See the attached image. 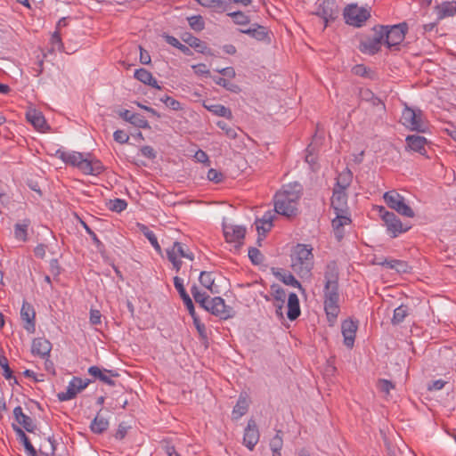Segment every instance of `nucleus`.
<instances>
[{
    "instance_id": "f257e3e1",
    "label": "nucleus",
    "mask_w": 456,
    "mask_h": 456,
    "mask_svg": "<svg viewBox=\"0 0 456 456\" xmlns=\"http://www.w3.org/2000/svg\"><path fill=\"white\" fill-rule=\"evenodd\" d=\"M339 273L336 261H330L324 271V310L327 320L330 326H333L340 312L339 308Z\"/></svg>"
},
{
    "instance_id": "f03ea898",
    "label": "nucleus",
    "mask_w": 456,
    "mask_h": 456,
    "mask_svg": "<svg viewBox=\"0 0 456 456\" xmlns=\"http://www.w3.org/2000/svg\"><path fill=\"white\" fill-rule=\"evenodd\" d=\"M300 199L299 191L283 189L274 195V210L277 214L286 217L295 216L297 213V201Z\"/></svg>"
},
{
    "instance_id": "7ed1b4c3",
    "label": "nucleus",
    "mask_w": 456,
    "mask_h": 456,
    "mask_svg": "<svg viewBox=\"0 0 456 456\" xmlns=\"http://www.w3.org/2000/svg\"><path fill=\"white\" fill-rule=\"evenodd\" d=\"M313 248L306 244H297L295 247L292 258V268L301 276L308 275L314 267Z\"/></svg>"
},
{
    "instance_id": "20e7f679",
    "label": "nucleus",
    "mask_w": 456,
    "mask_h": 456,
    "mask_svg": "<svg viewBox=\"0 0 456 456\" xmlns=\"http://www.w3.org/2000/svg\"><path fill=\"white\" fill-rule=\"evenodd\" d=\"M379 28L380 32H382L384 45L390 51H399L400 45L404 40L408 31L407 23L403 22L393 26L379 25Z\"/></svg>"
},
{
    "instance_id": "39448f33",
    "label": "nucleus",
    "mask_w": 456,
    "mask_h": 456,
    "mask_svg": "<svg viewBox=\"0 0 456 456\" xmlns=\"http://www.w3.org/2000/svg\"><path fill=\"white\" fill-rule=\"evenodd\" d=\"M401 122L411 131L425 133L428 130V125L424 122L423 112L420 110L406 106L403 110Z\"/></svg>"
},
{
    "instance_id": "423d86ee",
    "label": "nucleus",
    "mask_w": 456,
    "mask_h": 456,
    "mask_svg": "<svg viewBox=\"0 0 456 456\" xmlns=\"http://www.w3.org/2000/svg\"><path fill=\"white\" fill-rule=\"evenodd\" d=\"M383 199L387 207L395 210L399 215L406 217L415 216L413 209L406 204L404 197L396 191L392 190L385 192Z\"/></svg>"
},
{
    "instance_id": "0eeeda50",
    "label": "nucleus",
    "mask_w": 456,
    "mask_h": 456,
    "mask_svg": "<svg viewBox=\"0 0 456 456\" xmlns=\"http://www.w3.org/2000/svg\"><path fill=\"white\" fill-rule=\"evenodd\" d=\"M379 215L384 221L387 232L392 238L397 237L400 233L405 232L411 228V226H403L397 216L393 212L387 211L385 207H379Z\"/></svg>"
},
{
    "instance_id": "6e6552de",
    "label": "nucleus",
    "mask_w": 456,
    "mask_h": 456,
    "mask_svg": "<svg viewBox=\"0 0 456 456\" xmlns=\"http://www.w3.org/2000/svg\"><path fill=\"white\" fill-rule=\"evenodd\" d=\"M316 4L317 8L314 13L324 20V28L338 17L339 9L336 0H317Z\"/></svg>"
},
{
    "instance_id": "1a4fd4ad",
    "label": "nucleus",
    "mask_w": 456,
    "mask_h": 456,
    "mask_svg": "<svg viewBox=\"0 0 456 456\" xmlns=\"http://www.w3.org/2000/svg\"><path fill=\"white\" fill-rule=\"evenodd\" d=\"M346 23L354 27H361L370 17V12L356 4H350L344 10Z\"/></svg>"
},
{
    "instance_id": "9d476101",
    "label": "nucleus",
    "mask_w": 456,
    "mask_h": 456,
    "mask_svg": "<svg viewBox=\"0 0 456 456\" xmlns=\"http://www.w3.org/2000/svg\"><path fill=\"white\" fill-rule=\"evenodd\" d=\"M382 44H384L382 32H380L379 26H375L373 28V35L361 40L359 50L362 53L374 55L380 51Z\"/></svg>"
},
{
    "instance_id": "9b49d317",
    "label": "nucleus",
    "mask_w": 456,
    "mask_h": 456,
    "mask_svg": "<svg viewBox=\"0 0 456 456\" xmlns=\"http://www.w3.org/2000/svg\"><path fill=\"white\" fill-rule=\"evenodd\" d=\"M92 382L91 379H82L79 377H73L67 390L65 392L58 393L57 397L59 401L65 402L74 399L77 395L86 389L88 385Z\"/></svg>"
},
{
    "instance_id": "f8f14e48",
    "label": "nucleus",
    "mask_w": 456,
    "mask_h": 456,
    "mask_svg": "<svg viewBox=\"0 0 456 456\" xmlns=\"http://www.w3.org/2000/svg\"><path fill=\"white\" fill-rule=\"evenodd\" d=\"M207 312L219 317L221 320H227L235 315V311L230 305L225 304V301L221 297H215L211 298L208 309Z\"/></svg>"
},
{
    "instance_id": "ddd939ff",
    "label": "nucleus",
    "mask_w": 456,
    "mask_h": 456,
    "mask_svg": "<svg viewBox=\"0 0 456 456\" xmlns=\"http://www.w3.org/2000/svg\"><path fill=\"white\" fill-rule=\"evenodd\" d=\"M260 438V433L254 419L248 421L244 430L243 444L250 451H253Z\"/></svg>"
},
{
    "instance_id": "4468645a",
    "label": "nucleus",
    "mask_w": 456,
    "mask_h": 456,
    "mask_svg": "<svg viewBox=\"0 0 456 456\" xmlns=\"http://www.w3.org/2000/svg\"><path fill=\"white\" fill-rule=\"evenodd\" d=\"M358 330V321L349 318L342 322L341 332L344 337V345L352 348L354 344L356 331Z\"/></svg>"
},
{
    "instance_id": "2eb2a0df",
    "label": "nucleus",
    "mask_w": 456,
    "mask_h": 456,
    "mask_svg": "<svg viewBox=\"0 0 456 456\" xmlns=\"http://www.w3.org/2000/svg\"><path fill=\"white\" fill-rule=\"evenodd\" d=\"M56 156L61 159L63 162L72 167H77L79 170L84 172V165L86 162V158H84L81 152L72 151L66 152L61 150L56 151Z\"/></svg>"
},
{
    "instance_id": "dca6fc26",
    "label": "nucleus",
    "mask_w": 456,
    "mask_h": 456,
    "mask_svg": "<svg viewBox=\"0 0 456 456\" xmlns=\"http://www.w3.org/2000/svg\"><path fill=\"white\" fill-rule=\"evenodd\" d=\"M373 263L388 269L395 270L398 273H408L411 269L407 262L398 259L375 257Z\"/></svg>"
},
{
    "instance_id": "f3484780",
    "label": "nucleus",
    "mask_w": 456,
    "mask_h": 456,
    "mask_svg": "<svg viewBox=\"0 0 456 456\" xmlns=\"http://www.w3.org/2000/svg\"><path fill=\"white\" fill-rule=\"evenodd\" d=\"M20 318L25 322L24 329L29 333H34L36 330V312L31 304L26 301L23 302L20 309Z\"/></svg>"
},
{
    "instance_id": "a211bd4d",
    "label": "nucleus",
    "mask_w": 456,
    "mask_h": 456,
    "mask_svg": "<svg viewBox=\"0 0 456 456\" xmlns=\"http://www.w3.org/2000/svg\"><path fill=\"white\" fill-rule=\"evenodd\" d=\"M87 371L89 375L94 378V379H99L110 387H114L116 385L111 377H118V373L116 370L101 369L96 365L89 367Z\"/></svg>"
},
{
    "instance_id": "6ab92c4d",
    "label": "nucleus",
    "mask_w": 456,
    "mask_h": 456,
    "mask_svg": "<svg viewBox=\"0 0 456 456\" xmlns=\"http://www.w3.org/2000/svg\"><path fill=\"white\" fill-rule=\"evenodd\" d=\"M246 228L240 225H224V235L227 242H237L238 248L243 244Z\"/></svg>"
},
{
    "instance_id": "aec40b11",
    "label": "nucleus",
    "mask_w": 456,
    "mask_h": 456,
    "mask_svg": "<svg viewBox=\"0 0 456 456\" xmlns=\"http://www.w3.org/2000/svg\"><path fill=\"white\" fill-rule=\"evenodd\" d=\"M273 305L275 307V313L279 318H283V306L286 300V291L276 283L271 285Z\"/></svg>"
},
{
    "instance_id": "412c9836",
    "label": "nucleus",
    "mask_w": 456,
    "mask_h": 456,
    "mask_svg": "<svg viewBox=\"0 0 456 456\" xmlns=\"http://www.w3.org/2000/svg\"><path fill=\"white\" fill-rule=\"evenodd\" d=\"M182 40L186 43L189 47L193 48L196 52L205 55H215L212 50L208 46L207 43L194 37L191 33H185L182 37Z\"/></svg>"
},
{
    "instance_id": "4be33fe9",
    "label": "nucleus",
    "mask_w": 456,
    "mask_h": 456,
    "mask_svg": "<svg viewBox=\"0 0 456 456\" xmlns=\"http://www.w3.org/2000/svg\"><path fill=\"white\" fill-rule=\"evenodd\" d=\"M52 350L51 342L45 338H34L31 345V353L41 358H45L50 355Z\"/></svg>"
},
{
    "instance_id": "5701e85b",
    "label": "nucleus",
    "mask_w": 456,
    "mask_h": 456,
    "mask_svg": "<svg viewBox=\"0 0 456 456\" xmlns=\"http://www.w3.org/2000/svg\"><path fill=\"white\" fill-rule=\"evenodd\" d=\"M27 120L38 131L46 132L50 130V126L47 125L46 120L42 112L37 110H30L26 114Z\"/></svg>"
},
{
    "instance_id": "b1692460",
    "label": "nucleus",
    "mask_w": 456,
    "mask_h": 456,
    "mask_svg": "<svg viewBox=\"0 0 456 456\" xmlns=\"http://www.w3.org/2000/svg\"><path fill=\"white\" fill-rule=\"evenodd\" d=\"M331 207L334 211H339L340 214L344 211H348L346 190L334 188L331 197Z\"/></svg>"
},
{
    "instance_id": "393cba45",
    "label": "nucleus",
    "mask_w": 456,
    "mask_h": 456,
    "mask_svg": "<svg viewBox=\"0 0 456 456\" xmlns=\"http://www.w3.org/2000/svg\"><path fill=\"white\" fill-rule=\"evenodd\" d=\"M13 416L15 420L22 426L27 432L33 433L36 430L37 425L34 420L29 416L23 413L20 406H17L13 409Z\"/></svg>"
},
{
    "instance_id": "a878e982",
    "label": "nucleus",
    "mask_w": 456,
    "mask_h": 456,
    "mask_svg": "<svg viewBox=\"0 0 456 456\" xmlns=\"http://www.w3.org/2000/svg\"><path fill=\"white\" fill-rule=\"evenodd\" d=\"M272 273L284 284L304 290L301 283L294 277L291 273L281 268H272Z\"/></svg>"
},
{
    "instance_id": "bb28decb",
    "label": "nucleus",
    "mask_w": 456,
    "mask_h": 456,
    "mask_svg": "<svg viewBox=\"0 0 456 456\" xmlns=\"http://www.w3.org/2000/svg\"><path fill=\"white\" fill-rule=\"evenodd\" d=\"M407 148L410 150L419 152L421 155L426 154V145L428 143L427 139L421 135L411 134L406 136Z\"/></svg>"
},
{
    "instance_id": "cd10ccee",
    "label": "nucleus",
    "mask_w": 456,
    "mask_h": 456,
    "mask_svg": "<svg viewBox=\"0 0 456 456\" xmlns=\"http://www.w3.org/2000/svg\"><path fill=\"white\" fill-rule=\"evenodd\" d=\"M288 312L287 317L290 321L297 319L301 314L299 299L296 293H290L288 297Z\"/></svg>"
},
{
    "instance_id": "c85d7f7f",
    "label": "nucleus",
    "mask_w": 456,
    "mask_h": 456,
    "mask_svg": "<svg viewBox=\"0 0 456 456\" xmlns=\"http://www.w3.org/2000/svg\"><path fill=\"white\" fill-rule=\"evenodd\" d=\"M134 77L144 85L150 86L156 89H161V86H159L157 79L152 76V74L147 69L141 68L134 71Z\"/></svg>"
},
{
    "instance_id": "c756f323",
    "label": "nucleus",
    "mask_w": 456,
    "mask_h": 456,
    "mask_svg": "<svg viewBox=\"0 0 456 456\" xmlns=\"http://www.w3.org/2000/svg\"><path fill=\"white\" fill-rule=\"evenodd\" d=\"M249 401L247 395L240 394L232 410V419H239L248 412Z\"/></svg>"
},
{
    "instance_id": "7c9ffc66",
    "label": "nucleus",
    "mask_w": 456,
    "mask_h": 456,
    "mask_svg": "<svg viewBox=\"0 0 456 456\" xmlns=\"http://www.w3.org/2000/svg\"><path fill=\"white\" fill-rule=\"evenodd\" d=\"M102 409L97 412L90 424V429L94 434H102L109 428V420L101 415Z\"/></svg>"
},
{
    "instance_id": "2f4dec72",
    "label": "nucleus",
    "mask_w": 456,
    "mask_h": 456,
    "mask_svg": "<svg viewBox=\"0 0 456 456\" xmlns=\"http://www.w3.org/2000/svg\"><path fill=\"white\" fill-rule=\"evenodd\" d=\"M435 9L438 20L452 17L456 13V8L453 2H443L441 4L436 5Z\"/></svg>"
},
{
    "instance_id": "473e14b6",
    "label": "nucleus",
    "mask_w": 456,
    "mask_h": 456,
    "mask_svg": "<svg viewBox=\"0 0 456 456\" xmlns=\"http://www.w3.org/2000/svg\"><path fill=\"white\" fill-rule=\"evenodd\" d=\"M191 295L196 303L204 310H208L210 304V297L206 292H200L198 286L193 284L191 288Z\"/></svg>"
},
{
    "instance_id": "72a5a7b5",
    "label": "nucleus",
    "mask_w": 456,
    "mask_h": 456,
    "mask_svg": "<svg viewBox=\"0 0 456 456\" xmlns=\"http://www.w3.org/2000/svg\"><path fill=\"white\" fill-rule=\"evenodd\" d=\"M104 167L99 159H90L86 158V162L84 165L83 172L85 175H97L102 173Z\"/></svg>"
},
{
    "instance_id": "f704fd0d",
    "label": "nucleus",
    "mask_w": 456,
    "mask_h": 456,
    "mask_svg": "<svg viewBox=\"0 0 456 456\" xmlns=\"http://www.w3.org/2000/svg\"><path fill=\"white\" fill-rule=\"evenodd\" d=\"M203 106L208 111L212 112L213 114L218 117H223L227 119H232L233 118L232 110L222 104H207L206 102H204Z\"/></svg>"
},
{
    "instance_id": "c9c22d12",
    "label": "nucleus",
    "mask_w": 456,
    "mask_h": 456,
    "mask_svg": "<svg viewBox=\"0 0 456 456\" xmlns=\"http://www.w3.org/2000/svg\"><path fill=\"white\" fill-rule=\"evenodd\" d=\"M240 32L247 34L258 41L265 40L268 35L266 28L256 23L253 24V28L240 29Z\"/></svg>"
},
{
    "instance_id": "e433bc0d",
    "label": "nucleus",
    "mask_w": 456,
    "mask_h": 456,
    "mask_svg": "<svg viewBox=\"0 0 456 456\" xmlns=\"http://www.w3.org/2000/svg\"><path fill=\"white\" fill-rule=\"evenodd\" d=\"M200 4L203 7L211 8L216 12H227L230 9V4L224 0H201Z\"/></svg>"
},
{
    "instance_id": "4c0bfd02",
    "label": "nucleus",
    "mask_w": 456,
    "mask_h": 456,
    "mask_svg": "<svg viewBox=\"0 0 456 456\" xmlns=\"http://www.w3.org/2000/svg\"><path fill=\"white\" fill-rule=\"evenodd\" d=\"M75 215V217L77 219V221L79 222V224L83 226V228L86 230V232L89 234V236L91 237L94 244L95 245V248H97V250L101 253L104 252L105 251V246L104 244L99 240V238L97 237L96 233L87 225V224L83 220L81 219L77 214H74Z\"/></svg>"
},
{
    "instance_id": "58836bf2",
    "label": "nucleus",
    "mask_w": 456,
    "mask_h": 456,
    "mask_svg": "<svg viewBox=\"0 0 456 456\" xmlns=\"http://www.w3.org/2000/svg\"><path fill=\"white\" fill-rule=\"evenodd\" d=\"M353 180V173L349 168H346L337 177L334 188L346 190L350 186Z\"/></svg>"
},
{
    "instance_id": "ea45409f",
    "label": "nucleus",
    "mask_w": 456,
    "mask_h": 456,
    "mask_svg": "<svg viewBox=\"0 0 456 456\" xmlns=\"http://www.w3.org/2000/svg\"><path fill=\"white\" fill-rule=\"evenodd\" d=\"M199 281L200 284L208 289L211 293H218L216 286L215 285V279L211 272L202 271L200 273Z\"/></svg>"
},
{
    "instance_id": "a19ab883",
    "label": "nucleus",
    "mask_w": 456,
    "mask_h": 456,
    "mask_svg": "<svg viewBox=\"0 0 456 456\" xmlns=\"http://www.w3.org/2000/svg\"><path fill=\"white\" fill-rule=\"evenodd\" d=\"M31 222L29 219H24L21 223H17L14 225V235L17 240L26 241L28 237V228Z\"/></svg>"
},
{
    "instance_id": "79ce46f5",
    "label": "nucleus",
    "mask_w": 456,
    "mask_h": 456,
    "mask_svg": "<svg viewBox=\"0 0 456 456\" xmlns=\"http://www.w3.org/2000/svg\"><path fill=\"white\" fill-rule=\"evenodd\" d=\"M409 314V308L405 305H401L394 310L393 318L391 322L393 325H398L402 323L405 317Z\"/></svg>"
},
{
    "instance_id": "37998d69",
    "label": "nucleus",
    "mask_w": 456,
    "mask_h": 456,
    "mask_svg": "<svg viewBox=\"0 0 456 456\" xmlns=\"http://www.w3.org/2000/svg\"><path fill=\"white\" fill-rule=\"evenodd\" d=\"M211 77L216 85L223 86L229 92L235 93V94H238L240 92V87L238 85L229 82L224 77H217V76H213Z\"/></svg>"
},
{
    "instance_id": "c03bdc74",
    "label": "nucleus",
    "mask_w": 456,
    "mask_h": 456,
    "mask_svg": "<svg viewBox=\"0 0 456 456\" xmlns=\"http://www.w3.org/2000/svg\"><path fill=\"white\" fill-rule=\"evenodd\" d=\"M164 37H165L166 42L168 45L179 49L183 54H185L187 56L192 55V52L190 49V47L180 43V41L176 37L170 36V35H166V36H164Z\"/></svg>"
},
{
    "instance_id": "a18cd8bd",
    "label": "nucleus",
    "mask_w": 456,
    "mask_h": 456,
    "mask_svg": "<svg viewBox=\"0 0 456 456\" xmlns=\"http://www.w3.org/2000/svg\"><path fill=\"white\" fill-rule=\"evenodd\" d=\"M3 348L0 347V366L3 369V376L6 379H14V382L17 383L16 378L13 376V371L9 366L8 359L3 354Z\"/></svg>"
},
{
    "instance_id": "49530a36",
    "label": "nucleus",
    "mask_w": 456,
    "mask_h": 456,
    "mask_svg": "<svg viewBox=\"0 0 456 456\" xmlns=\"http://www.w3.org/2000/svg\"><path fill=\"white\" fill-rule=\"evenodd\" d=\"M282 435L283 432L281 430H278L276 435L270 441V448L273 452V456H281L280 452L283 444Z\"/></svg>"
},
{
    "instance_id": "de8ad7c7",
    "label": "nucleus",
    "mask_w": 456,
    "mask_h": 456,
    "mask_svg": "<svg viewBox=\"0 0 456 456\" xmlns=\"http://www.w3.org/2000/svg\"><path fill=\"white\" fill-rule=\"evenodd\" d=\"M336 214L335 218L332 220V227L333 229L343 228L344 225L349 224L351 223V219L348 216V211H344L340 214L339 211H334Z\"/></svg>"
},
{
    "instance_id": "09e8293b",
    "label": "nucleus",
    "mask_w": 456,
    "mask_h": 456,
    "mask_svg": "<svg viewBox=\"0 0 456 456\" xmlns=\"http://www.w3.org/2000/svg\"><path fill=\"white\" fill-rule=\"evenodd\" d=\"M189 26L196 32H200L205 28V21L201 15H193L187 18Z\"/></svg>"
},
{
    "instance_id": "8fccbe9b",
    "label": "nucleus",
    "mask_w": 456,
    "mask_h": 456,
    "mask_svg": "<svg viewBox=\"0 0 456 456\" xmlns=\"http://www.w3.org/2000/svg\"><path fill=\"white\" fill-rule=\"evenodd\" d=\"M227 15L238 25H247L250 22L249 17L241 11L228 12Z\"/></svg>"
},
{
    "instance_id": "3c124183",
    "label": "nucleus",
    "mask_w": 456,
    "mask_h": 456,
    "mask_svg": "<svg viewBox=\"0 0 456 456\" xmlns=\"http://www.w3.org/2000/svg\"><path fill=\"white\" fill-rule=\"evenodd\" d=\"M107 206L110 210L117 213H120L123 210H125L127 207V203L125 200L121 199H115L110 200L109 203H107Z\"/></svg>"
},
{
    "instance_id": "603ef678",
    "label": "nucleus",
    "mask_w": 456,
    "mask_h": 456,
    "mask_svg": "<svg viewBox=\"0 0 456 456\" xmlns=\"http://www.w3.org/2000/svg\"><path fill=\"white\" fill-rule=\"evenodd\" d=\"M130 124L138 128L151 129L149 122L145 119V118L142 115L139 113H134Z\"/></svg>"
},
{
    "instance_id": "864d4df0",
    "label": "nucleus",
    "mask_w": 456,
    "mask_h": 456,
    "mask_svg": "<svg viewBox=\"0 0 456 456\" xmlns=\"http://www.w3.org/2000/svg\"><path fill=\"white\" fill-rule=\"evenodd\" d=\"M248 257L254 265H260L264 259V256L260 250L255 247H250L248 248Z\"/></svg>"
},
{
    "instance_id": "5fc2aeb1",
    "label": "nucleus",
    "mask_w": 456,
    "mask_h": 456,
    "mask_svg": "<svg viewBox=\"0 0 456 456\" xmlns=\"http://www.w3.org/2000/svg\"><path fill=\"white\" fill-rule=\"evenodd\" d=\"M174 285H175V288L176 289V290L178 291L179 296L183 301L191 297L189 296V294L186 292L184 286H183V280L181 278H179L178 276H175L174 278Z\"/></svg>"
},
{
    "instance_id": "6e6d98bb",
    "label": "nucleus",
    "mask_w": 456,
    "mask_h": 456,
    "mask_svg": "<svg viewBox=\"0 0 456 456\" xmlns=\"http://www.w3.org/2000/svg\"><path fill=\"white\" fill-rule=\"evenodd\" d=\"M207 177L209 181L214 182L215 183H219L224 180V175L222 172L215 168H210L208 171Z\"/></svg>"
},
{
    "instance_id": "4d7b16f0",
    "label": "nucleus",
    "mask_w": 456,
    "mask_h": 456,
    "mask_svg": "<svg viewBox=\"0 0 456 456\" xmlns=\"http://www.w3.org/2000/svg\"><path fill=\"white\" fill-rule=\"evenodd\" d=\"M217 126L224 131L225 134L231 138L235 139L237 137V132L234 128L229 126L224 121H218L216 123Z\"/></svg>"
},
{
    "instance_id": "13d9d810",
    "label": "nucleus",
    "mask_w": 456,
    "mask_h": 456,
    "mask_svg": "<svg viewBox=\"0 0 456 456\" xmlns=\"http://www.w3.org/2000/svg\"><path fill=\"white\" fill-rule=\"evenodd\" d=\"M12 428L15 431L20 442L22 443L24 448L26 447L27 444L31 443L28 436L25 434V432L22 430L20 427L12 424Z\"/></svg>"
},
{
    "instance_id": "bf43d9fd",
    "label": "nucleus",
    "mask_w": 456,
    "mask_h": 456,
    "mask_svg": "<svg viewBox=\"0 0 456 456\" xmlns=\"http://www.w3.org/2000/svg\"><path fill=\"white\" fill-rule=\"evenodd\" d=\"M47 442H48V443H49V444H50V448H49L50 452H47V451H45V450L43 449V447L41 446V447L39 448V453H40V455H42V456H54V452H55V450H56V441H55L54 437H53V436H49V437L47 438Z\"/></svg>"
},
{
    "instance_id": "052dcab7",
    "label": "nucleus",
    "mask_w": 456,
    "mask_h": 456,
    "mask_svg": "<svg viewBox=\"0 0 456 456\" xmlns=\"http://www.w3.org/2000/svg\"><path fill=\"white\" fill-rule=\"evenodd\" d=\"M370 71V69L363 64H357L352 68V72L354 75L360 76L362 77H369Z\"/></svg>"
},
{
    "instance_id": "680f3d73",
    "label": "nucleus",
    "mask_w": 456,
    "mask_h": 456,
    "mask_svg": "<svg viewBox=\"0 0 456 456\" xmlns=\"http://www.w3.org/2000/svg\"><path fill=\"white\" fill-rule=\"evenodd\" d=\"M167 259L173 264L176 272H179L182 267V261L176 257V253L174 250H167Z\"/></svg>"
},
{
    "instance_id": "e2e57ef3",
    "label": "nucleus",
    "mask_w": 456,
    "mask_h": 456,
    "mask_svg": "<svg viewBox=\"0 0 456 456\" xmlns=\"http://www.w3.org/2000/svg\"><path fill=\"white\" fill-rule=\"evenodd\" d=\"M51 44L53 48H57L59 51H61L63 48V44L61 42L60 30L56 29L51 37Z\"/></svg>"
},
{
    "instance_id": "0e129e2a",
    "label": "nucleus",
    "mask_w": 456,
    "mask_h": 456,
    "mask_svg": "<svg viewBox=\"0 0 456 456\" xmlns=\"http://www.w3.org/2000/svg\"><path fill=\"white\" fill-rule=\"evenodd\" d=\"M378 387L381 392L387 395L391 389L395 388V385L390 380L382 379L378 381Z\"/></svg>"
},
{
    "instance_id": "69168bd1",
    "label": "nucleus",
    "mask_w": 456,
    "mask_h": 456,
    "mask_svg": "<svg viewBox=\"0 0 456 456\" xmlns=\"http://www.w3.org/2000/svg\"><path fill=\"white\" fill-rule=\"evenodd\" d=\"M165 105L173 110H180L183 109L180 102L168 95H165Z\"/></svg>"
},
{
    "instance_id": "338daca9",
    "label": "nucleus",
    "mask_w": 456,
    "mask_h": 456,
    "mask_svg": "<svg viewBox=\"0 0 456 456\" xmlns=\"http://www.w3.org/2000/svg\"><path fill=\"white\" fill-rule=\"evenodd\" d=\"M114 140L121 144L126 143L129 140L128 134L123 130H117L113 134Z\"/></svg>"
},
{
    "instance_id": "774afa93",
    "label": "nucleus",
    "mask_w": 456,
    "mask_h": 456,
    "mask_svg": "<svg viewBox=\"0 0 456 456\" xmlns=\"http://www.w3.org/2000/svg\"><path fill=\"white\" fill-rule=\"evenodd\" d=\"M140 151L142 155L149 159H154L157 157L156 151L151 146H142Z\"/></svg>"
}]
</instances>
